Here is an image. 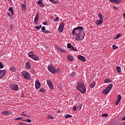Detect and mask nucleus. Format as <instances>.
Returning <instances> with one entry per match:
<instances>
[{"label":"nucleus","mask_w":125,"mask_h":125,"mask_svg":"<svg viewBox=\"0 0 125 125\" xmlns=\"http://www.w3.org/2000/svg\"><path fill=\"white\" fill-rule=\"evenodd\" d=\"M73 35H75V38L76 41H83L85 35V32L83 31V26H78L75 28L72 32Z\"/></svg>","instance_id":"obj_1"},{"label":"nucleus","mask_w":125,"mask_h":125,"mask_svg":"<svg viewBox=\"0 0 125 125\" xmlns=\"http://www.w3.org/2000/svg\"><path fill=\"white\" fill-rule=\"evenodd\" d=\"M77 86L78 90L80 91V92H81V93H83H83H84L85 91H86L85 86H84V84L83 83H82V82L79 81Z\"/></svg>","instance_id":"obj_2"},{"label":"nucleus","mask_w":125,"mask_h":125,"mask_svg":"<svg viewBox=\"0 0 125 125\" xmlns=\"http://www.w3.org/2000/svg\"><path fill=\"white\" fill-rule=\"evenodd\" d=\"M112 87H113V84H110L107 87H106L105 89L103 90L102 93H103V94L104 95L108 94V93L110 92L111 89H112Z\"/></svg>","instance_id":"obj_3"},{"label":"nucleus","mask_w":125,"mask_h":125,"mask_svg":"<svg viewBox=\"0 0 125 125\" xmlns=\"http://www.w3.org/2000/svg\"><path fill=\"white\" fill-rule=\"evenodd\" d=\"M21 75L26 80H28V81H31V75L30 73L27 71H22L21 72Z\"/></svg>","instance_id":"obj_4"},{"label":"nucleus","mask_w":125,"mask_h":125,"mask_svg":"<svg viewBox=\"0 0 125 125\" xmlns=\"http://www.w3.org/2000/svg\"><path fill=\"white\" fill-rule=\"evenodd\" d=\"M48 69L49 72L52 74H56L57 71L55 70V67L53 65H49L48 66Z\"/></svg>","instance_id":"obj_5"},{"label":"nucleus","mask_w":125,"mask_h":125,"mask_svg":"<svg viewBox=\"0 0 125 125\" xmlns=\"http://www.w3.org/2000/svg\"><path fill=\"white\" fill-rule=\"evenodd\" d=\"M67 48L69 49H70V50H72V51H78V49H77L76 48L74 47L73 45H71V43H68L67 45Z\"/></svg>","instance_id":"obj_6"},{"label":"nucleus","mask_w":125,"mask_h":125,"mask_svg":"<svg viewBox=\"0 0 125 125\" xmlns=\"http://www.w3.org/2000/svg\"><path fill=\"white\" fill-rule=\"evenodd\" d=\"M10 87L11 89H12L13 90H15L16 91H18L19 89L18 87V85L17 84H12L10 85Z\"/></svg>","instance_id":"obj_7"},{"label":"nucleus","mask_w":125,"mask_h":125,"mask_svg":"<svg viewBox=\"0 0 125 125\" xmlns=\"http://www.w3.org/2000/svg\"><path fill=\"white\" fill-rule=\"evenodd\" d=\"M41 83H40V81L39 80H37L35 82V87L37 89H39V88H41Z\"/></svg>","instance_id":"obj_8"},{"label":"nucleus","mask_w":125,"mask_h":125,"mask_svg":"<svg viewBox=\"0 0 125 125\" xmlns=\"http://www.w3.org/2000/svg\"><path fill=\"white\" fill-rule=\"evenodd\" d=\"M5 73H6L5 70H0V79H2L5 76Z\"/></svg>","instance_id":"obj_9"},{"label":"nucleus","mask_w":125,"mask_h":125,"mask_svg":"<svg viewBox=\"0 0 125 125\" xmlns=\"http://www.w3.org/2000/svg\"><path fill=\"white\" fill-rule=\"evenodd\" d=\"M64 29V23H62L59 25L58 31L59 33H62Z\"/></svg>","instance_id":"obj_10"},{"label":"nucleus","mask_w":125,"mask_h":125,"mask_svg":"<svg viewBox=\"0 0 125 125\" xmlns=\"http://www.w3.org/2000/svg\"><path fill=\"white\" fill-rule=\"evenodd\" d=\"M46 82L49 87L51 89H53V85L52 84L51 81H50V80H47Z\"/></svg>","instance_id":"obj_11"},{"label":"nucleus","mask_w":125,"mask_h":125,"mask_svg":"<svg viewBox=\"0 0 125 125\" xmlns=\"http://www.w3.org/2000/svg\"><path fill=\"white\" fill-rule=\"evenodd\" d=\"M39 13H37L36 15L34 18V24H35V25H37L38 24V22L39 21Z\"/></svg>","instance_id":"obj_12"},{"label":"nucleus","mask_w":125,"mask_h":125,"mask_svg":"<svg viewBox=\"0 0 125 125\" xmlns=\"http://www.w3.org/2000/svg\"><path fill=\"white\" fill-rule=\"evenodd\" d=\"M109 1L112 3H116V4H120L122 2V0H109Z\"/></svg>","instance_id":"obj_13"},{"label":"nucleus","mask_w":125,"mask_h":125,"mask_svg":"<svg viewBox=\"0 0 125 125\" xmlns=\"http://www.w3.org/2000/svg\"><path fill=\"white\" fill-rule=\"evenodd\" d=\"M1 114L2 115H5V116H8L11 114V112L9 110H6L5 111H2Z\"/></svg>","instance_id":"obj_14"},{"label":"nucleus","mask_w":125,"mask_h":125,"mask_svg":"<svg viewBox=\"0 0 125 125\" xmlns=\"http://www.w3.org/2000/svg\"><path fill=\"white\" fill-rule=\"evenodd\" d=\"M102 23H103V21L102 20H97L95 22V24H96L97 26L102 25Z\"/></svg>","instance_id":"obj_15"},{"label":"nucleus","mask_w":125,"mask_h":125,"mask_svg":"<svg viewBox=\"0 0 125 125\" xmlns=\"http://www.w3.org/2000/svg\"><path fill=\"white\" fill-rule=\"evenodd\" d=\"M78 59L82 61V62H85V58L82 55H78Z\"/></svg>","instance_id":"obj_16"},{"label":"nucleus","mask_w":125,"mask_h":125,"mask_svg":"<svg viewBox=\"0 0 125 125\" xmlns=\"http://www.w3.org/2000/svg\"><path fill=\"white\" fill-rule=\"evenodd\" d=\"M121 99H122V96L121 95H119L117 102L115 103L116 105H118L119 103H120V101H121Z\"/></svg>","instance_id":"obj_17"},{"label":"nucleus","mask_w":125,"mask_h":125,"mask_svg":"<svg viewBox=\"0 0 125 125\" xmlns=\"http://www.w3.org/2000/svg\"><path fill=\"white\" fill-rule=\"evenodd\" d=\"M25 67L27 69H31V64L29 62L25 63Z\"/></svg>","instance_id":"obj_18"},{"label":"nucleus","mask_w":125,"mask_h":125,"mask_svg":"<svg viewBox=\"0 0 125 125\" xmlns=\"http://www.w3.org/2000/svg\"><path fill=\"white\" fill-rule=\"evenodd\" d=\"M67 60H68V61H73L74 60V57L73 56L68 55L67 56Z\"/></svg>","instance_id":"obj_19"},{"label":"nucleus","mask_w":125,"mask_h":125,"mask_svg":"<svg viewBox=\"0 0 125 125\" xmlns=\"http://www.w3.org/2000/svg\"><path fill=\"white\" fill-rule=\"evenodd\" d=\"M31 58L33 59V60H35V61H38L40 60V58L35 55Z\"/></svg>","instance_id":"obj_20"},{"label":"nucleus","mask_w":125,"mask_h":125,"mask_svg":"<svg viewBox=\"0 0 125 125\" xmlns=\"http://www.w3.org/2000/svg\"><path fill=\"white\" fill-rule=\"evenodd\" d=\"M21 8L22 10H23V11H26V5L24 4H21Z\"/></svg>","instance_id":"obj_21"},{"label":"nucleus","mask_w":125,"mask_h":125,"mask_svg":"<svg viewBox=\"0 0 125 125\" xmlns=\"http://www.w3.org/2000/svg\"><path fill=\"white\" fill-rule=\"evenodd\" d=\"M58 50H59V51H61V52H66V50L62 49L60 47H58L57 48Z\"/></svg>","instance_id":"obj_22"},{"label":"nucleus","mask_w":125,"mask_h":125,"mask_svg":"<svg viewBox=\"0 0 125 125\" xmlns=\"http://www.w3.org/2000/svg\"><path fill=\"white\" fill-rule=\"evenodd\" d=\"M112 82V80L110 78H107L105 80H104V83H111Z\"/></svg>","instance_id":"obj_23"},{"label":"nucleus","mask_w":125,"mask_h":125,"mask_svg":"<svg viewBox=\"0 0 125 125\" xmlns=\"http://www.w3.org/2000/svg\"><path fill=\"white\" fill-rule=\"evenodd\" d=\"M98 17L100 19V20L103 21V18H104V17L101 14L99 13L98 14Z\"/></svg>","instance_id":"obj_24"},{"label":"nucleus","mask_w":125,"mask_h":125,"mask_svg":"<svg viewBox=\"0 0 125 125\" xmlns=\"http://www.w3.org/2000/svg\"><path fill=\"white\" fill-rule=\"evenodd\" d=\"M34 55V53L32 51L28 53V56H29V57H31V58H32Z\"/></svg>","instance_id":"obj_25"},{"label":"nucleus","mask_w":125,"mask_h":125,"mask_svg":"<svg viewBox=\"0 0 125 125\" xmlns=\"http://www.w3.org/2000/svg\"><path fill=\"white\" fill-rule=\"evenodd\" d=\"M95 84H96V83H95V82H92L90 85V87H91V88H93V87L95 86Z\"/></svg>","instance_id":"obj_26"},{"label":"nucleus","mask_w":125,"mask_h":125,"mask_svg":"<svg viewBox=\"0 0 125 125\" xmlns=\"http://www.w3.org/2000/svg\"><path fill=\"white\" fill-rule=\"evenodd\" d=\"M116 69L118 71V73H121L122 69H121V67L119 66H117Z\"/></svg>","instance_id":"obj_27"},{"label":"nucleus","mask_w":125,"mask_h":125,"mask_svg":"<svg viewBox=\"0 0 125 125\" xmlns=\"http://www.w3.org/2000/svg\"><path fill=\"white\" fill-rule=\"evenodd\" d=\"M121 36H122L121 34H118L116 35V37H115L114 40H118V39H119V38H120V37H121Z\"/></svg>","instance_id":"obj_28"},{"label":"nucleus","mask_w":125,"mask_h":125,"mask_svg":"<svg viewBox=\"0 0 125 125\" xmlns=\"http://www.w3.org/2000/svg\"><path fill=\"white\" fill-rule=\"evenodd\" d=\"M112 48H113V50H117V49H118V48H119V47L115 45H113Z\"/></svg>","instance_id":"obj_29"},{"label":"nucleus","mask_w":125,"mask_h":125,"mask_svg":"<svg viewBox=\"0 0 125 125\" xmlns=\"http://www.w3.org/2000/svg\"><path fill=\"white\" fill-rule=\"evenodd\" d=\"M10 70L12 71V72H15L16 71V68H15V67L13 66L10 68Z\"/></svg>","instance_id":"obj_30"},{"label":"nucleus","mask_w":125,"mask_h":125,"mask_svg":"<svg viewBox=\"0 0 125 125\" xmlns=\"http://www.w3.org/2000/svg\"><path fill=\"white\" fill-rule=\"evenodd\" d=\"M76 108L77 110H79V111H80V110L82 108V104H79L78 106H76Z\"/></svg>","instance_id":"obj_31"},{"label":"nucleus","mask_w":125,"mask_h":125,"mask_svg":"<svg viewBox=\"0 0 125 125\" xmlns=\"http://www.w3.org/2000/svg\"><path fill=\"white\" fill-rule=\"evenodd\" d=\"M75 76H76V73L75 72H72L70 74V77H71L72 78L75 77Z\"/></svg>","instance_id":"obj_32"},{"label":"nucleus","mask_w":125,"mask_h":125,"mask_svg":"<svg viewBox=\"0 0 125 125\" xmlns=\"http://www.w3.org/2000/svg\"><path fill=\"white\" fill-rule=\"evenodd\" d=\"M35 29L36 30H40L42 28V25H40V26H37L35 27Z\"/></svg>","instance_id":"obj_33"},{"label":"nucleus","mask_w":125,"mask_h":125,"mask_svg":"<svg viewBox=\"0 0 125 125\" xmlns=\"http://www.w3.org/2000/svg\"><path fill=\"white\" fill-rule=\"evenodd\" d=\"M21 116H22V117H26V118H30V115H28L27 114H24L23 113H22Z\"/></svg>","instance_id":"obj_34"},{"label":"nucleus","mask_w":125,"mask_h":125,"mask_svg":"<svg viewBox=\"0 0 125 125\" xmlns=\"http://www.w3.org/2000/svg\"><path fill=\"white\" fill-rule=\"evenodd\" d=\"M43 33H45V34H49L50 33V31H47L46 29H45L44 31H42Z\"/></svg>","instance_id":"obj_35"},{"label":"nucleus","mask_w":125,"mask_h":125,"mask_svg":"<svg viewBox=\"0 0 125 125\" xmlns=\"http://www.w3.org/2000/svg\"><path fill=\"white\" fill-rule=\"evenodd\" d=\"M39 90L41 92H45V90L43 88H41Z\"/></svg>","instance_id":"obj_36"},{"label":"nucleus","mask_w":125,"mask_h":125,"mask_svg":"<svg viewBox=\"0 0 125 125\" xmlns=\"http://www.w3.org/2000/svg\"><path fill=\"white\" fill-rule=\"evenodd\" d=\"M68 118H72V115L67 114L65 116V119H68Z\"/></svg>","instance_id":"obj_37"},{"label":"nucleus","mask_w":125,"mask_h":125,"mask_svg":"<svg viewBox=\"0 0 125 125\" xmlns=\"http://www.w3.org/2000/svg\"><path fill=\"white\" fill-rule=\"evenodd\" d=\"M3 68V64L1 62H0V69H2Z\"/></svg>","instance_id":"obj_38"},{"label":"nucleus","mask_w":125,"mask_h":125,"mask_svg":"<svg viewBox=\"0 0 125 125\" xmlns=\"http://www.w3.org/2000/svg\"><path fill=\"white\" fill-rule=\"evenodd\" d=\"M22 119H23V117H18V118L15 119V121L22 120Z\"/></svg>","instance_id":"obj_39"},{"label":"nucleus","mask_w":125,"mask_h":125,"mask_svg":"<svg viewBox=\"0 0 125 125\" xmlns=\"http://www.w3.org/2000/svg\"><path fill=\"white\" fill-rule=\"evenodd\" d=\"M102 116L104 117H108V114L105 113V114H102Z\"/></svg>","instance_id":"obj_40"},{"label":"nucleus","mask_w":125,"mask_h":125,"mask_svg":"<svg viewBox=\"0 0 125 125\" xmlns=\"http://www.w3.org/2000/svg\"><path fill=\"white\" fill-rule=\"evenodd\" d=\"M38 4H42V0H40L38 2Z\"/></svg>","instance_id":"obj_41"},{"label":"nucleus","mask_w":125,"mask_h":125,"mask_svg":"<svg viewBox=\"0 0 125 125\" xmlns=\"http://www.w3.org/2000/svg\"><path fill=\"white\" fill-rule=\"evenodd\" d=\"M59 21V18H58V17H57L55 19L54 21L55 22H57V21Z\"/></svg>","instance_id":"obj_42"},{"label":"nucleus","mask_w":125,"mask_h":125,"mask_svg":"<svg viewBox=\"0 0 125 125\" xmlns=\"http://www.w3.org/2000/svg\"><path fill=\"white\" fill-rule=\"evenodd\" d=\"M77 110H78L77 108V106H74L73 108V111H77Z\"/></svg>","instance_id":"obj_43"},{"label":"nucleus","mask_w":125,"mask_h":125,"mask_svg":"<svg viewBox=\"0 0 125 125\" xmlns=\"http://www.w3.org/2000/svg\"><path fill=\"white\" fill-rule=\"evenodd\" d=\"M26 121L27 122V123H32V120H31V119H27Z\"/></svg>","instance_id":"obj_44"},{"label":"nucleus","mask_w":125,"mask_h":125,"mask_svg":"<svg viewBox=\"0 0 125 125\" xmlns=\"http://www.w3.org/2000/svg\"><path fill=\"white\" fill-rule=\"evenodd\" d=\"M13 11V7H10V8H9V11L11 12V11Z\"/></svg>","instance_id":"obj_45"},{"label":"nucleus","mask_w":125,"mask_h":125,"mask_svg":"<svg viewBox=\"0 0 125 125\" xmlns=\"http://www.w3.org/2000/svg\"><path fill=\"white\" fill-rule=\"evenodd\" d=\"M19 125H25V123H24L23 122H20V123H19Z\"/></svg>","instance_id":"obj_46"},{"label":"nucleus","mask_w":125,"mask_h":125,"mask_svg":"<svg viewBox=\"0 0 125 125\" xmlns=\"http://www.w3.org/2000/svg\"><path fill=\"white\" fill-rule=\"evenodd\" d=\"M48 119H54V117H53L51 116H50V115L48 116Z\"/></svg>","instance_id":"obj_47"},{"label":"nucleus","mask_w":125,"mask_h":125,"mask_svg":"<svg viewBox=\"0 0 125 125\" xmlns=\"http://www.w3.org/2000/svg\"><path fill=\"white\" fill-rule=\"evenodd\" d=\"M44 30H45V26H43L42 28V32H43V31H44Z\"/></svg>","instance_id":"obj_48"},{"label":"nucleus","mask_w":125,"mask_h":125,"mask_svg":"<svg viewBox=\"0 0 125 125\" xmlns=\"http://www.w3.org/2000/svg\"><path fill=\"white\" fill-rule=\"evenodd\" d=\"M113 8H114V9H115V10H118L119 9V8H118V7H117L115 6H113Z\"/></svg>","instance_id":"obj_49"},{"label":"nucleus","mask_w":125,"mask_h":125,"mask_svg":"<svg viewBox=\"0 0 125 125\" xmlns=\"http://www.w3.org/2000/svg\"><path fill=\"white\" fill-rule=\"evenodd\" d=\"M43 25H46V26H47V22H43Z\"/></svg>","instance_id":"obj_50"},{"label":"nucleus","mask_w":125,"mask_h":125,"mask_svg":"<svg viewBox=\"0 0 125 125\" xmlns=\"http://www.w3.org/2000/svg\"><path fill=\"white\" fill-rule=\"evenodd\" d=\"M41 6H42V7H44V4L42 3V4H41Z\"/></svg>","instance_id":"obj_51"},{"label":"nucleus","mask_w":125,"mask_h":125,"mask_svg":"<svg viewBox=\"0 0 125 125\" xmlns=\"http://www.w3.org/2000/svg\"><path fill=\"white\" fill-rule=\"evenodd\" d=\"M60 71H61L60 68H58L57 72H58V73H59V72H60Z\"/></svg>","instance_id":"obj_52"},{"label":"nucleus","mask_w":125,"mask_h":125,"mask_svg":"<svg viewBox=\"0 0 125 125\" xmlns=\"http://www.w3.org/2000/svg\"><path fill=\"white\" fill-rule=\"evenodd\" d=\"M10 28H11V31H12V28H13V26H12V25H10Z\"/></svg>","instance_id":"obj_53"},{"label":"nucleus","mask_w":125,"mask_h":125,"mask_svg":"<svg viewBox=\"0 0 125 125\" xmlns=\"http://www.w3.org/2000/svg\"><path fill=\"white\" fill-rule=\"evenodd\" d=\"M50 1H52V2H53V3H55V1H53V0H49Z\"/></svg>","instance_id":"obj_54"},{"label":"nucleus","mask_w":125,"mask_h":125,"mask_svg":"<svg viewBox=\"0 0 125 125\" xmlns=\"http://www.w3.org/2000/svg\"><path fill=\"white\" fill-rule=\"evenodd\" d=\"M11 13L12 15H14V14H13V11H11Z\"/></svg>","instance_id":"obj_55"},{"label":"nucleus","mask_w":125,"mask_h":125,"mask_svg":"<svg viewBox=\"0 0 125 125\" xmlns=\"http://www.w3.org/2000/svg\"><path fill=\"white\" fill-rule=\"evenodd\" d=\"M8 16H11V15L9 13H7Z\"/></svg>","instance_id":"obj_56"},{"label":"nucleus","mask_w":125,"mask_h":125,"mask_svg":"<svg viewBox=\"0 0 125 125\" xmlns=\"http://www.w3.org/2000/svg\"><path fill=\"white\" fill-rule=\"evenodd\" d=\"M123 17L124 18V19H125V14H123Z\"/></svg>","instance_id":"obj_57"},{"label":"nucleus","mask_w":125,"mask_h":125,"mask_svg":"<svg viewBox=\"0 0 125 125\" xmlns=\"http://www.w3.org/2000/svg\"><path fill=\"white\" fill-rule=\"evenodd\" d=\"M122 120H123V121H125V117H124L123 118H122Z\"/></svg>","instance_id":"obj_58"},{"label":"nucleus","mask_w":125,"mask_h":125,"mask_svg":"<svg viewBox=\"0 0 125 125\" xmlns=\"http://www.w3.org/2000/svg\"><path fill=\"white\" fill-rule=\"evenodd\" d=\"M22 122H26V120H22Z\"/></svg>","instance_id":"obj_59"},{"label":"nucleus","mask_w":125,"mask_h":125,"mask_svg":"<svg viewBox=\"0 0 125 125\" xmlns=\"http://www.w3.org/2000/svg\"><path fill=\"white\" fill-rule=\"evenodd\" d=\"M124 125H125V122L124 123Z\"/></svg>","instance_id":"obj_60"}]
</instances>
